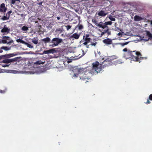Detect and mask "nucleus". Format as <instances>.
<instances>
[{
    "label": "nucleus",
    "mask_w": 152,
    "mask_h": 152,
    "mask_svg": "<svg viewBox=\"0 0 152 152\" xmlns=\"http://www.w3.org/2000/svg\"><path fill=\"white\" fill-rule=\"evenodd\" d=\"M110 58H107L102 64H100L98 61L93 63L91 69L88 70V73L92 75H96L100 72L104 68L110 66L112 62Z\"/></svg>",
    "instance_id": "nucleus-1"
},
{
    "label": "nucleus",
    "mask_w": 152,
    "mask_h": 152,
    "mask_svg": "<svg viewBox=\"0 0 152 152\" xmlns=\"http://www.w3.org/2000/svg\"><path fill=\"white\" fill-rule=\"evenodd\" d=\"M141 56V54L139 52L135 51H132L129 50L127 52L124 53L123 57L126 59L132 58L134 61L140 62V60L142 59Z\"/></svg>",
    "instance_id": "nucleus-2"
},
{
    "label": "nucleus",
    "mask_w": 152,
    "mask_h": 152,
    "mask_svg": "<svg viewBox=\"0 0 152 152\" xmlns=\"http://www.w3.org/2000/svg\"><path fill=\"white\" fill-rule=\"evenodd\" d=\"M62 41V39L61 38L58 37L54 38L51 40V44L49 45V46L52 48L57 46L59 44L61 43Z\"/></svg>",
    "instance_id": "nucleus-3"
},
{
    "label": "nucleus",
    "mask_w": 152,
    "mask_h": 152,
    "mask_svg": "<svg viewBox=\"0 0 152 152\" xmlns=\"http://www.w3.org/2000/svg\"><path fill=\"white\" fill-rule=\"evenodd\" d=\"M90 36V35L88 34H85L83 36V39L81 40L80 42H83V45H87L91 40Z\"/></svg>",
    "instance_id": "nucleus-4"
},
{
    "label": "nucleus",
    "mask_w": 152,
    "mask_h": 152,
    "mask_svg": "<svg viewBox=\"0 0 152 152\" xmlns=\"http://www.w3.org/2000/svg\"><path fill=\"white\" fill-rule=\"evenodd\" d=\"M112 22L111 21L106 22V23L103 26H104L101 28L103 29H105V33H107L108 35H110L111 34L110 31H109V29L107 25H112Z\"/></svg>",
    "instance_id": "nucleus-5"
},
{
    "label": "nucleus",
    "mask_w": 152,
    "mask_h": 152,
    "mask_svg": "<svg viewBox=\"0 0 152 152\" xmlns=\"http://www.w3.org/2000/svg\"><path fill=\"white\" fill-rule=\"evenodd\" d=\"M73 72H76V73H74V76L77 77V76L78 75V74L80 73H82L80 75H83V72H85V69L83 68H75L73 70Z\"/></svg>",
    "instance_id": "nucleus-6"
},
{
    "label": "nucleus",
    "mask_w": 152,
    "mask_h": 152,
    "mask_svg": "<svg viewBox=\"0 0 152 152\" xmlns=\"http://www.w3.org/2000/svg\"><path fill=\"white\" fill-rule=\"evenodd\" d=\"M92 22L94 23L96 26H98L100 28H102L106 23V22L103 23L102 22H100L99 23H98L97 21L94 18L92 19Z\"/></svg>",
    "instance_id": "nucleus-7"
},
{
    "label": "nucleus",
    "mask_w": 152,
    "mask_h": 152,
    "mask_svg": "<svg viewBox=\"0 0 152 152\" xmlns=\"http://www.w3.org/2000/svg\"><path fill=\"white\" fill-rule=\"evenodd\" d=\"M113 6L112 5H109L107 7H105L103 8V10H104V11H105L107 13H108L109 12H112L113 10Z\"/></svg>",
    "instance_id": "nucleus-8"
},
{
    "label": "nucleus",
    "mask_w": 152,
    "mask_h": 152,
    "mask_svg": "<svg viewBox=\"0 0 152 152\" xmlns=\"http://www.w3.org/2000/svg\"><path fill=\"white\" fill-rule=\"evenodd\" d=\"M11 59L14 60L13 61H11V62L13 63V65L17 64V62H19L22 60L21 58L20 57H15V58H11Z\"/></svg>",
    "instance_id": "nucleus-9"
},
{
    "label": "nucleus",
    "mask_w": 152,
    "mask_h": 152,
    "mask_svg": "<svg viewBox=\"0 0 152 152\" xmlns=\"http://www.w3.org/2000/svg\"><path fill=\"white\" fill-rule=\"evenodd\" d=\"M56 51L55 48H52L48 50H44L43 53V54H48L49 53H53L56 52Z\"/></svg>",
    "instance_id": "nucleus-10"
},
{
    "label": "nucleus",
    "mask_w": 152,
    "mask_h": 152,
    "mask_svg": "<svg viewBox=\"0 0 152 152\" xmlns=\"http://www.w3.org/2000/svg\"><path fill=\"white\" fill-rule=\"evenodd\" d=\"M7 8L5 6L4 3H2L0 6V12H5L7 10Z\"/></svg>",
    "instance_id": "nucleus-11"
},
{
    "label": "nucleus",
    "mask_w": 152,
    "mask_h": 152,
    "mask_svg": "<svg viewBox=\"0 0 152 152\" xmlns=\"http://www.w3.org/2000/svg\"><path fill=\"white\" fill-rule=\"evenodd\" d=\"M102 42L106 45H110L112 43V40L109 38L104 39L103 40Z\"/></svg>",
    "instance_id": "nucleus-12"
},
{
    "label": "nucleus",
    "mask_w": 152,
    "mask_h": 152,
    "mask_svg": "<svg viewBox=\"0 0 152 152\" xmlns=\"http://www.w3.org/2000/svg\"><path fill=\"white\" fill-rule=\"evenodd\" d=\"M2 38L7 40V44H11L13 42V40L11 39L9 37L4 36Z\"/></svg>",
    "instance_id": "nucleus-13"
},
{
    "label": "nucleus",
    "mask_w": 152,
    "mask_h": 152,
    "mask_svg": "<svg viewBox=\"0 0 152 152\" xmlns=\"http://www.w3.org/2000/svg\"><path fill=\"white\" fill-rule=\"evenodd\" d=\"M10 29L8 28L6 25H4L3 28L1 30V32L2 33L5 32L8 33L10 32Z\"/></svg>",
    "instance_id": "nucleus-14"
},
{
    "label": "nucleus",
    "mask_w": 152,
    "mask_h": 152,
    "mask_svg": "<svg viewBox=\"0 0 152 152\" xmlns=\"http://www.w3.org/2000/svg\"><path fill=\"white\" fill-rule=\"evenodd\" d=\"M110 3V2L109 0H103L102 1L101 4H102V6L104 7H106L109 5V4Z\"/></svg>",
    "instance_id": "nucleus-15"
},
{
    "label": "nucleus",
    "mask_w": 152,
    "mask_h": 152,
    "mask_svg": "<svg viewBox=\"0 0 152 152\" xmlns=\"http://www.w3.org/2000/svg\"><path fill=\"white\" fill-rule=\"evenodd\" d=\"M42 41L44 42L45 43H51V40L49 37H47L45 38L42 39Z\"/></svg>",
    "instance_id": "nucleus-16"
},
{
    "label": "nucleus",
    "mask_w": 152,
    "mask_h": 152,
    "mask_svg": "<svg viewBox=\"0 0 152 152\" xmlns=\"http://www.w3.org/2000/svg\"><path fill=\"white\" fill-rule=\"evenodd\" d=\"M142 20L143 18L142 17L137 15H135L134 18V21H139Z\"/></svg>",
    "instance_id": "nucleus-17"
},
{
    "label": "nucleus",
    "mask_w": 152,
    "mask_h": 152,
    "mask_svg": "<svg viewBox=\"0 0 152 152\" xmlns=\"http://www.w3.org/2000/svg\"><path fill=\"white\" fill-rule=\"evenodd\" d=\"M14 60L11 59H6L2 61V62L4 63L8 64L13 61Z\"/></svg>",
    "instance_id": "nucleus-18"
},
{
    "label": "nucleus",
    "mask_w": 152,
    "mask_h": 152,
    "mask_svg": "<svg viewBox=\"0 0 152 152\" xmlns=\"http://www.w3.org/2000/svg\"><path fill=\"white\" fill-rule=\"evenodd\" d=\"M107 14V13H105L104 10H101L99 12L98 15L99 16H104Z\"/></svg>",
    "instance_id": "nucleus-19"
},
{
    "label": "nucleus",
    "mask_w": 152,
    "mask_h": 152,
    "mask_svg": "<svg viewBox=\"0 0 152 152\" xmlns=\"http://www.w3.org/2000/svg\"><path fill=\"white\" fill-rule=\"evenodd\" d=\"M59 10H60V12L61 13H62L63 14H65L66 12H67V10L63 7H60Z\"/></svg>",
    "instance_id": "nucleus-20"
},
{
    "label": "nucleus",
    "mask_w": 152,
    "mask_h": 152,
    "mask_svg": "<svg viewBox=\"0 0 152 152\" xmlns=\"http://www.w3.org/2000/svg\"><path fill=\"white\" fill-rule=\"evenodd\" d=\"M80 36V35L79 34L76 33H75L72 35L71 36V37L75 38V39H78L79 38Z\"/></svg>",
    "instance_id": "nucleus-21"
},
{
    "label": "nucleus",
    "mask_w": 152,
    "mask_h": 152,
    "mask_svg": "<svg viewBox=\"0 0 152 152\" xmlns=\"http://www.w3.org/2000/svg\"><path fill=\"white\" fill-rule=\"evenodd\" d=\"M16 54L14 53H10V54H7L4 55L5 56V58H10V57H13L15 56H16Z\"/></svg>",
    "instance_id": "nucleus-22"
},
{
    "label": "nucleus",
    "mask_w": 152,
    "mask_h": 152,
    "mask_svg": "<svg viewBox=\"0 0 152 152\" xmlns=\"http://www.w3.org/2000/svg\"><path fill=\"white\" fill-rule=\"evenodd\" d=\"M87 73V71L85 72L84 73L85 76H84L82 75H81L80 76V79H82L83 80H85L86 79H88V77L86 75V73Z\"/></svg>",
    "instance_id": "nucleus-23"
},
{
    "label": "nucleus",
    "mask_w": 152,
    "mask_h": 152,
    "mask_svg": "<svg viewBox=\"0 0 152 152\" xmlns=\"http://www.w3.org/2000/svg\"><path fill=\"white\" fill-rule=\"evenodd\" d=\"M146 36L148 37L149 39H152V34H151L149 31H146Z\"/></svg>",
    "instance_id": "nucleus-24"
},
{
    "label": "nucleus",
    "mask_w": 152,
    "mask_h": 152,
    "mask_svg": "<svg viewBox=\"0 0 152 152\" xmlns=\"http://www.w3.org/2000/svg\"><path fill=\"white\" fill-rule=\"evenodd\" d=\"M149 100L152 101V94H151L149 95L148 99L147 100L146 102H145V104H150L151 102H150Z\"/></svg>",
    "instance_id": "nucleus-25"
},
{
    "label": "nucleus",
    "mask_w": 152,
    "mask_h": 152,
    "mask_svg": "<svg viewBox=\"0 0 152 152\" xmlns=\"http://www.w3.org/2000/svg\"><path fill=\"white\" fill-rule=\"evenodd\" d=\"M1 49H3L5 51H7L10 49V48L7 46H2L1 48Z\"/></svg>",
    "instance_id": "nucleus-26"
},
{
    "label": "nucleus",
    "mask_w": 152,
    "mask_h": 152,
    "mask_svg": "<svg viewBox=\"0 0 152 152\" xmlns=\"http://www.w3.org/2000/svg\"><path fill=\"white\" fill-rule=\"evenodd\" d=\"M21 30L25 32L27 31L28 30V27L26 26H24L22 28Z\"/></svg>",
    "instance_id": "nucleus-27"
},
{
    "label": "nucleus",
    "mask_w": 152,
    "mask_h": 152,
    "mask_svg": "<svg viewBox=\"0 0 152 152\" xmlns=\"http://www.w3.org/2000/svg\"><path fill=\"white\" fill-rule=\"evenodd\" d=\"M24 44L26 45L27 47H28L30 48H33V46L32 45H31L30 44H29L26 42H25L24 43Z\"/></svg>",
    "instance_id": "nucleus-28"
},
{
    "label": "nucleus",
    "mask_w": 152,
    "mask_h": 152,
    "mask_svg": "<svg viewBox=\"0 0 152 152\" xmlns=\"http://www.w3.org/2000/svg\"><path fill=\"white\" fill-rule=\"evenodd\" d=\"M32 41L33 43L35 45H37L38 43V40L35 38L32 39Z\"/></svg>",
    "instance_id": "nucleus-29"
},
{
    "label": "nucleus",
    "mask_w": 152,
    "mask_h": 152,
    "mask_svg": "<svg viewBox=\"0 0 152 152\" xmlns=\"http://www.w3.org/2000/svg\"><path fill=\"white\" fill-rule=\"evenodd\" d=\"M16 41L18 42H20V43H22L24 44L25 42V41H24L23 40H22V39H16Z\"/></svg>",
    "instance_id": "nucleus-30"
},
{
    "label": "nucleus",
    "mask_w": 152,
    "mask_h": 152,
    "mask_svg": "<svg viewBox=\"0 0 152 152\" xmlns=\"http://www.w3.org/2000/svg\"><path fill=\"white\" fill-rule=\"evenodd\" d=\"M122 62L121 59H118L115 61V64H118L122 63Z\"/></svg>",
    "instance_id": "nucleus-31"
},
{
    "label": "nucleus",
    "mask_w": 152,
    "mask_h": 152,
    "mask_svg": "<svg viewBox=\"0 0 152 152\" xmlns=\"http://www.w3.org/2000/svg\"><path fill=\"white\" fill-rule=\"evenodd\" d=\"M108 18L111 21H115V19L113 18L112 15H109L108 17Z\"/></svg>",
    "instance_id": "nucleus-32"
},
{
    "label": "nucleus",
    "mask_w": 152,
    "mask_h": 152,
    "mask_svg": "<svg viewBox=\"0 0 152 152\" xmlns=\"http://www.w3.org/2000/svg\"><path fill=\"white\" fill-rule=\"evenodd\" d=\"M108 58H110V59H111V61L112 62L113 60L116 59L117 58L116 56H113L109 57Z\"/></svg>",
    "instance_id": "nucleus-33"
},
{
    "label": "nucleus",
    "mask_w": 152,
    "mask_h": 152,
    "mask_svg": "<svg viewBox=\"0 0 152 152\" xmlns=\"http://www.w3.org/2000/svg\"><path fill=\"white\" fill-rule=\"evenodd\" d=\"M9 18V17H8L6 15V16H4L3 17L1 18V19L3 20H8Z\"/></svg>",
    "instance_id": "nucleus-34"
},
{
    "label": "nucleus",
    "mask_w": 152,
    "mask_h": 152,
    "mask_svg": "<svg viewBox=\"0 0 152 152\" xmlns=\"http://www.w3.org/2000/svg\"><path fill=\"white\" fill-rule=\"evenodd\" d=\"M77 27H78V28L79 30H81L83 28V26L82 25L80 24H79L77 26Z\"/></svg>",
    "instance_id": "nucleus-35"
},
{
    "label": "nucleus",
    "mask_w": 152,
    "mask_h": 152,
    "mask_svg": "<svg viewBox=\"0 0 152 152\" xmlns=\"http://www.w3.org/2000/svg\"><path fill=\"white\" fill-rule=\"evenodd\" d=\"M12 11L11 10L9 11L6 14V15L8 17H9V18H10V14L12 13Z\"/></svg>",
    "instance_id": "nucleus-36"
},
{
    "label": "nucleus",
    "mask_w": 152,
    "mask_h": 152,
    "mask_svg": "<svg viewBox=\"0 0 152 152\" xmlns=\"http://www.w3.org/2000/svg\"><path fill=\"white\" fill-rule=\"evenodd\" d=\"M1 43L3 44H7V41L6 40H5L4 39H3L1 40Z\"/></svg>",
    "instance_id": "nucleus-37"
},
{
    "label": "nucleus",
    "mask_w": 152,
    "mask_h": 152,
    "mask_svg": "<svg viewBox=\"0 0 152 152\" xmlns=\"http://www.w3.org/2000/svg\"><path fill=\"white\" fill-rule=\"evenodd\" d=\"M129 42H126L124 43H120V44L122 46H124L125 45H127L128 43Z\"/></svg>",
    "instance_id": "nucleus-38"
},
{
    "label": "nucleus",
    "mask_w": 152,
    "mask_h": 152,
    "mask_svg": "<svg viewBox=\"0 0 152 152\" xmlns=\"http://www.w3.org/2000/svg\"><path fill=\"white\" fill-rule=\"evenodd\" d=\"M65 27L66 28L67 30L68 31L69 29H70L71 28V26L70 25H68L67 26H65Z\"/></svg>",
    "instance_id": "nucleus-39"
},
{
    "label": "nucleus",
    "mask_w": 152,
    "mask_h": 152,
    "mask_svg": "<svg viewBox=\"0 0 152 152\" xmlns=\"http://www.w3.org/2000/svg\"><path fill=\"white\" fill-rule=\"evenodd\" d=\"M11 4H14L15 3L16 1H19V0H11Z\"/></svg>",
    "instance_id": "nucleus-40"
},
{
    "label": "nucleus",
    "mask_w": 152,
    "mask_h": 152,
    "mask_svg": "<svg viewBox=\"0 0 152 152\" xmlns=\"http://www.w3.org/2000/svg\"><path fill=\"white\" fill-rule=\"evenodd\" d=\"M97 44V42H91V44L90 45H91V46H95Z\"/></svg>",
    "instance_id": "nucleus-41"
},
{
    "label": "nucleus",
    "mask_w": 152,
    "mask_h": 152,
    "mask_svg": "<svg viewBox=\"0 0 152 152\" xmlns=\"http://www.w3.org/2000/svg\"><path fill=\"white\" fill-rule=\"evenodd\" d=\"M41 64V62L40 61H38L35 63V64H36L37 65H39Z\"/></svg>",
    "instance_id": "nucleus-42"
},
{
    "label": "nucleus",
    "mask_w": 152,
    "mask_h": 152,
    "mask_svg": "<svg viewBox=\"0 0 152 152\" xmlns=\"http://www.w3.org/2000/svg\"><path fill=\"white\" fill-rule=\"evenodd\" d=\"M105 33V29H104L103 31L102 32L101 34V36H102Z\"/></svg>",
    "instance_id": "nucleus-43"
},
{
    "label": "nucleus",
    "mask_w": 152,
    "mask_h": 152,
    "mask_svg": "<svg viewBox=\"0 0 152 152\" xmlns=\"http://www.w3.org/2000/svg\"><path fill=\"white\" fill-rule=\"evenodd\" d=\"M128 50L126 48H124L123 50V51L124 52H126L128 51Z\"/></svg>",
    "instance_id": "nucleus-44"
},
{
    "label": "nucleus",
    "mask_w": 152,
    "mask_h": 152,
    "mask_svg": "<svg viewBox=\"0 0 152 152\" xmlns=\"http://www.w3.org/2000/svg\"><path fill=\"white\" fill-rule=\"evenodd\" d=\"M115 31H121V30H120L118 27H117L115 28Z\"/></svg>",
    "instance_id": "nucleus-45"
},
{
    "label": "nucleus",
    "mask_w": 152,
    "mask_h": 152,
    "mask_svg": "<svg viewBox=\"0 0 152 152\" xmlns=\"http://www.w3.org/2000/svg\"><path fill=\"white\" fill-rule=\"evenodd\" d=\"M5 58V56H4V55L0 56V60L1 59L3 58Z\"/></svg>",
    "instance_id": "nucleus-46"
},
{
    "label": "nucleus",
    "mask_w": 152,
    "mask_h": 152,
    "mask_svg": "<svg viewBox=\"0 0 152 152\" xmlns=\"http://www.w3.org/2000/svg\"><path fill=\"white\" fill-rule=\"evenodd\" d=\"M9 66V65H7V64H4V65H2V66L3 67H5L6 66Z\"/></svg>",
    "instance_id": "nucleus-47"
},
{
    "label": "nucleus",
    "mask_w": 152,
    "mask_h": 152,
    "mask_svg": "<svg viewBox=\"0 0 152 152\" xmlns=\"http://www.w3.org/2000/svg\"><path fill=\"white\" fill-rule=\"evenodd\" d=\"M118 35V36H121V35H122V34L121 33V32H119Z\"/></svg>",
    "instance_id": "nucleus-48"
},
{
    "label": "nucleus",
    "mask_w": 152,
    "mask_h": 152,
    "mask_svg": "<svg viewBox=\"0 0 152 152\" xmlns=\"http://www.w3.org/2000/svg\"><path fill=\"white\" fill-rule=\"evenodd\" d=\"M2 49H1V48H0V53H2L3 52Z\"/></svg>",
    "instance_id": "nucleus-49"
},
{
    "label": "nucleus",
    "mask_w": 152,
    "mask_h": 152,
    "mask_svg": "<svg viewBox=\"0 0 152 152\" xmlns=\"http://www.w3.org/2000/svg\"><path fill=\"white\" fill-rule=\"evenodd\" d=\"M86 45V47L87 48H89V45Z\"/></svg>",
    "instance_id": "nucleus-50"
},
{
    "label": "nucleus",
    "mask_w": 152,
    "mask_h": 152,
    "mask_svg": "<svg viewBox=\"0 0 152 152\" xmlns=\"http://www.w3.org/2000/svg\"><path fill=\"white\" fill-rule=\"evenodd\" d=\"M57 18L58 20H59L60 19V18L59 17H57Z\"/></svg>",
    "instance_id": "nucleus-51"
},
{
    "label": "nucleus",
    "mask_w": 152,
    "mask_h": 152,
    "mask_svg": "<svg viewBox=\"0 0 152 152\" xmlns=\"http://www.w3.org/2000/svg\"><path fill=\"white\" fill-rule=\"evenodd\" d=\"M4 92V91L2 90L0 91V93H3Z\"/></svg>",
    "instance_id": "nucleus-52"
},
{
    "label": "nucleus",
    "mask_w": 152,
    "mask_h": 152,
    "mask_svg": "<svg viewBox=\"0 0 152 152\" xmlns=\"http://www.w3.org/2000/svg\"><path fill=\"white\" fill-rule=\"evenodd\" d=\"M90 26H92V27H94V26L92 25L91 24H90Z\"/></svg>",
    "instance_id": "nucleus-53"
},
{
    "label": "nucleus",
    "mask_w": 152,
    "mask_h": 152,
    "mask_svg": "<svg viewBox=\"0 0 152 152\" xmlns=\"http://www.w3.org/2000/svg\"><path fill=\"white\" fill-rule=\"evenodd\" d=\"M1 43V41L0 40V43Z\"/></svg>",
    "instance_id": "nucleus-54"
},
{
    "label": "nucleus",
    "mask_w": 152,
    "mask_h": 152,
    "mask_svg": "<svg viewBox=\"0 0 152 152\" xmlns=\"http://www.w3.org/2000/svg\"><path fill=\"white\" fill-rule=\"evenodd\" d=\"M151 24L152 25V20H151Z\"/></svg>",
    "instance_id": "nucleus-55"
}]
</instances>
